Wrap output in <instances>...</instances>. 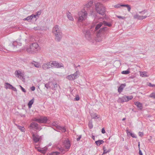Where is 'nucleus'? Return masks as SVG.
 <instances>
[{"label": "nucleus", "mask_w": 155, "mask_h": 155, "mask_svg": "<svg viewBox=\"0 0 155 155\" xmlns=\"http://www.w3.org/2000/svg\"><path fill=\"white\" fill-rule=\"evenodd\" d=\"M4 86L5 87L6 89H12L14 91H17L15 87H13L11 84L8 83L6 82L5 83Z\"/></svg>", "instance_id": "4468645a"}, {"label": "nucleus", "mask_w": 155, "mask_h": 155, "mask_svg": "<svg viewBox=\"0 0 155 155\" xmlns=\"http://www.w3.org/2000/svg\"><path fill=\"white\" fill-rule=\"evenodd\" d=\"M87 11L84 10L79 12L78 13L79 18L78 21L79 22H81L85 20L87 17Z\"/></svg>", "instance_id": "39448f33"}, {"label": "nucleus", "mask_w": 155, "mask_h": 155, "mask_svg": "<svg viewBox=\"0 0 155 155\" xmlns=\"http://www.w3.org/2000/svg\"><path fill=\"white\" fill-rule=\"evenodd\" d=\"M134 103L139 109V110H141L142 109L143 107L142 104L139 101L135 102Z\"/></svg>", "instance_id": "5701e85b"}, {"label": "nucleus", "mask_w": 155, "mask_h": 155, "mask_svg": "<svg viewBox=\"0 0 155 155\" xmlns=\"http://www.w3.org/2000/svg\"><path fill=\"white\" fill-rule=\"evenodd\" d=\"M74 66L76 68H77V66H76V65L74 64Z\"/></svg>", "instance_id": "774afa93"}, {"label": "nucleus", "mask_w": 155, "mask_h": 155, "mask_svg": "<svg viewBox=\"0 0 155 155\" xmlns=\"http://www.w3.org/2000/svg\"><path fill=\"white\" fill-rule=\"evenodd\" d=\"M104 23V25L105 26H107L108 27H111L112 26V24L111 23H108L106 21H104L103 22Z\"/></svg>", "instance_id": "72a5a7b5"}, {"label": "nucleus", "mask_w": 155, "mask_h": 155, "mask_svg": "<svg viewBox=\"0 0 155 155\" xmlns=\"http://www.w3.org/2000/svg\"><path fill=\"white\" fill-rule=\"evenodd\" d=\"M126 86V84H122L120 86L118 87V92L119 93H120L122 92Z\"/></svg>", "instance_id": "4be33fe9"}, {"label": "nucleus", "mask_w": 155, "mask_h": 155, "mask_svg": "<svg viewBox=\"0 0 155 155\" xmlns=\"http://www.w3.org/2000/svg\"><path fill=\"white\" fill-rule=\"evenodd\" d=\"M79 99L80 98L78 96H77L75 98H74V100L78 101L79 100Z\"/></svg>", "instance_id": "5fc2aeb1"}, {"label": "nucleus", "mask_w": 155, "mask_h": 155, "mask_svg": "<svg viewBox=\"0 0 155 155\" xmlns=\"http://www.w3.org/2000/svg\"><path fill=\"white\" fill-rule=\"evenodd\" d=\"M140 76L142 77H147L148 76L147 75V73L145 72H143L141 74Z\"/></svg>", "instance_id": "c9c22d12"}, {"label": "nucleus", "mask_w": 155, "mask_h": 155, "mask_svg": "<svg viewBox=\"0 0 155 155\" xmlns=\"http://www.w3.org/2000/svg\"><path fill=\"white\" fill-rule=\"evenodd\" d=\"M58 150L60 151L61 152H62L63 151H64V149L62 147L59 148Z\"/></svg>", "instance_id": "09e8293b"}, {"label": "nucleus", "mask_w": 155, "mask_h": 155, "mask_svg": "<svg viewBox=\"0 0 155 155\" xmlns=\"http://www.w3.org/2000/svg\"><path fill=\"white\" fill-rule=\"evenodd\" d=\"M103 152L102 155L107 153L109 152V151L107 150L105 147H104L103 148Z\"/></svg>", "instance_id": "e433bc0d"}, {"label": "nucleus", "mask_w": 155, "mask_h": 155, "mask_svg": "<svg viewBox=\"0 0 155 155\" xmlns=\"http://www.w3.org/2000/svg\"><path fill=\"white\" fill-rule=\"evenodd\" d=\"M117 17L119 18H121L123 19H124L125 18V17H124L117 16Z\"/></svg>", "instance_id": "864d4df0"}, {"label": "nucleus", "mask_w": 155, "mask_h": 155, "mask_svg": "<svg viewBox=\"0 0 155 155\" xmlns=\"http://www.w3.org/2000/svg\"><path fill=\"white\" fill-rule=\"evenodd\" d=\"M33 29L35 31H43V30H45V27L40 26H38L37 27H34Z\"/></svg>", "instance_id": "412c9836"}, {"label": "nucleus", "mask_w": 155, "mask_h": 155, "mask_svg": "<svg viewBox=\"0 0 155 155\" xmlns=\"http://www.w3.org/2000/svg\"><path fill=\"white\" fill-rule=\"evenodd\" d=\"M81 137V135H80L77 138V141H79Z\"/></svg>", "instance_id": "4d7b16f0"}, {"label": "nucleus", "mask_w": 155, "mask_h": 155, "mask_svg": "<svg viewBox=\"0 0 155 155\" xmlns=\"http://www.w3.org/2000/svg\"><path fill=\"white\" fill-rule=\"evenodd\" d=\"M32 133L33 139L34 142L36 143L39 142L38 144H40L41 140V137L37 135L36 134H34L33 133Z\"/></svg>", "instance_id": "9b49d317"}, {"label": "nucleus", "mask_w": 155, "mask_h": 155, "mask_svg": "<svg viewBox=\"0 0 155 155\" xmlns=\"http://www.w3.org/2000/svg\"><path fill=\"white\" fill-rule=\"evenodd\" d=\"M30 127H31L35 130L39 129V125L36 123L32 122L30 125Z\"/></svg>", "instance_id": "a211bd4d"}, {"label": "nucleus", "mask_w": 155, "mask_h": 155, "mask_svg": "<svg viewBox=\"0 0 155 155\" xmlns=\"http://www.w3.org/2000/svg\"><path fill=\"white\" fill-rule=\"evenodd\" d=\"M67 14L68 17L70 20L73 21L74 20L73 18L71 16V15L70 12H68V13H67Z\"/></svg>", "instance_id": "473e14b6"}, {"label": "nucleus", "mask_w": 155, "mask_h": 155, "mask_svg": "<svg viewBox=\"0 0 155 155\" xmlns=\"http://www.w3.org/2000/svg\"><path fill=\"white\" fill-rule=\"evenodd\" d=\"M38 45L36 43H34L30 45V54H34L38 51Z\"/></svg>", "instance_id": "423d86ee"}, {"label": "nucleus", "mask_w": 155, "mask_h": 155, "mask_svg": "<svg viewBox=\"0 0 155 155\" xmlns=\"http://www.w3.org/2000/svg\"><path fill=\"white\" fill-rule=\"evenodd\" d=\"M149 97H150L153 98L154 99H155V92H153L151 93L150 96Z\"/></svg>", "instance_id": "a19ab883"}, {"label": "nucleus", "mask_w": 155, "mask_h": 155, "mask_svg": "<svg viewBox=\"0 0 155 155\" xmlns=\"http://www.w3.org/2000/svg\"><path fill=\"white\" fill-rule=\"evenodd\" d=\"M147 17V16H146V15L142 16V20L146 18Z\"/></svg>", "instance_id": "13d9d810"}, {"label": "nucleus", "mask_w": 155, "mask_h": 155, "mask_svg": "<svg viewBox=\"0 0 155 155\" xmlns=\"http://www.w3.org/2000/svg\"><path fill=\"white\" fill-rule=\"evenodd\" d=\"M126 7L127 8L128 12H130L131 10V7L129 5H128Z\"/></svg>", "instance_id": "49530a36"}, {"label": "nucleus", "mask_w": 155, "mask_h": 155, "mask_svg": "<svg viewBox=\"0 0 155 155\" xmlns=\"http://www.w3.org/2000/svg\"><path fill=\"white\" fill-rule=\"evenodd\" d=\"M89 127L90 129H91L93 127V125L91 121H90L88 124Z\"/></svg>", "instance_id": "4c0bfd02"}, {"label": "nucleus", "mask_w": 155, "mask_h": 155, "mask_svg": "<svg viewBox=\"0 0 155 155\" xmlns=\"http://www.w3.org/2000/svg\"><path fill=\"white\" fill-rule=\"evenodd\" d=\"M134 18H137L139 20H142V16L139 15L138 14H136L134 16Z\"/></svg>", "instance_id": "2f4dec72"}, {"label": "nucleus", "mask_w": 155, "mask_h": 155, "mask_svg": "<svg viewBox=\"0 0 155 155\" xmlns=\"http://www.w3.org/2000/svg\"><path fill=\"white\" fill-rule=\"evenodd\" d=\"M95 10L97 13L101 15H105V8L102 4L97 2L95 5Z\"/></svg>", "instance_id": "f03ea898"}, {"label": "nucleus", "mask_w": 155, "mask_h": 155, "mask_svg": "<svg viewBox=\"0 0 155 155\" xmlns=\"http://www.w3.org/2000/svg\"><path fill=\"white\" fill-rule=\"evenodd\" d=\"M103 23L102 22H100L99 24L97 25L95 28V30L94 31V32L95 31H97L98 29H99L100 27L102 25Z\"/></svg>", "instance_id": "bb28decb"}, {"label": "nucleus", "mask_w": 155, "mask_h": 155, "mask_svg": "<svg viewBox=\"0 0 155 155\" xmlns=\"http://www.w3.org/2000/svg\"><path fill=\"white\" fill-rule=\"evenodd\" d=\"M42 68L45 70H46L51 68L50 62L44 64L42 65Z\"/></svg>", "instance_id": "f3484780"}, {"label": "nucleus", "mask_w": 155, "mask_h": 155, "mask_svg": "<svg viewBox=\"0 0 155 155\" xmlns=\"http://www.w3.org/2000/svg\"><path fill=\"white\" fill-rule=\"evenodd\" d=\"M37 120L39 121V123H46L47 122L48 119L47 117H41L39 118V120Z\"/></svg>", "instance_id": "6ab92c4d"}, {"label": "nucleus", "mask_w": 155, "mask_h": 155, "mask_svg": "<svg viewBox=\"0 0 155 155\" xmlns=\"http://www.w3.org/2000/svg\"><path fill=\"white\" fill-rule=\"evenodd\" d=\"M20 87H21V90L23 92H26L24 88H23L20 85Z\"/></svg>", "instance_id": "3c124183"}, {"label": "nucleus", "mask_w": 155, "mask_h": 155, "mask_svg": "<svg viewBox=\"0 0 155 155\" xmlns=\"http://www.w3.org/2000/svg\"><path fill=\"white\" fill-rule=\"evenodd\" d=\"M130 73V71H129L128 70H127L126 71H123L121 73L123 74H129Z\"/></svg>", "instance_id": "f704fd0d"}, {"label": "nucleus", "mask_w": 155, "mask_h": 155, "mask_svg": "<svg viewBox=\"0 0 155 155\" xmlns=\"http://www.w3.org/2000/svg\"><path fill=\"white\" fill-rule=\"evenodd\" d=\"M52 33L54 35L55 41L59 42L62 37V33L61 28L58 25H56L53 28Z\"/></svg>", "instance_id": "f257e3e1"}, {"label": "nucleus", "mask_w": 155, "mask_h": 155, "mask_svg": "<svg viewBox=\"0 0 155 155\" xmlns=\"http://www.w3.org/2000/svg\"><path fill=\"white\" fill-rule=\"evenodd\" d=\"M51 67L52 68H60L63 67L62 63H60L56 61H50Z\"/></svg>", "instance_id": "6e6552de"}, {"label": "nucleus", "mask_w": 155, "mask_h": 155, "mask_svg": "<svg viewBox=\"0 0 155 155\" xmlns=\"http://www.w3.org/2000/svg\"><path fill=\"white\" fill-rule=\"evenodd\" d=\"M15 125L22 132H24L25 128L24 127L20 126L19 125L15 124Z\"/></svg>", "instance_id": "cd10ccee"}, {"label": "nucleus", "mask_w": 155, "mask_h": 155, "mask_svg": "<svg viewBox=\"0 0 155 155\" xmlns=\"http://www.w3.org/2000/svg\"><path fill=\"white\" fill-rule=\"evenodd\" d=\"M92 139L94 140H95V137H94V136H92Z\"/></svg>", "instance_id": "69168bd1"}, {"label": "nucleus", "mask_w": 155, "mask_h": 155, "mask_svg": "<svg viewBox=\"0 0 155 155\" xmlns=\"http://www.w3.org/2000/svg\"><path fill=\"white\" fill-rule=\"evenodd\" d=\"M92 29L91 28L89 30L84 29L83 30V32L85 35L86 38L89 41H90L92 39L93 34L94 31H92Z\"/></svg>", "instance_id": "20e7f679"}, {"label": "nucleus", "mask_w": 155, "mask_h": 155, "mask_svg": "<svg viewBox=\"0 0 155 155\" xmlns=\"http://www.w3.org/2000/svg\"><path fill=\"white\" fill-rule=\"evenodd\" d=\"M60 153L57 151L53 152L50 154L51 155H57L59 154Z\"/></svg>", "instance_id": "ea45409f"}, {"label": "nucleus", "mask_w": 155, "mask_h": 155, "mask_svg": "<svg viewBox=\"0 0 155 155\" xmlns=\"http://www.w3.org/2000/svg\"><path fill=\"white\" fill-rule=\"evenodd\" d=\"M147 12V11L146 10H144L143 11L139 12V13L140 14H144L145 13Z\"/></svg>", "instance_id": "c03bdc74"}, {"label": "nucleus", "mask_w": 155, "mask_h": 155, "mask_svg": "<svg viewBox=\"0 0 155 155\" xmlns=\"http://www.w3.org/2000/svg\"><path fill=\"white\" fill-rule=\"evenodd\" d=\"M139 154L140 155H143V153H142V151H141V150L139 149Z\"/></svg>", "instance_id": "052dcab7"}, {"label": "nucleus", "mask_w": 155, "mask_h": 155, "mask_svg": "<svg viewBox=\"0 0 155 155\" xmlns=\"http://www.w3.org/2000/svg\"><path fill=\"white\" fill-rule=\"evenodd\" d=\"M149 85L151 87H153L155 86V85L154 84H152L150 83H149Z\"/></svg>", "instance_id": "680f3d73"}, {"label": "nucleus", "mask_w": 155, "mask_h": 155, "mask_svg": "<svg viewBox=\"0 0 155 155\" xmlns=\"http://www.w3.org/2000/svg\"><path fill=\"white\" fill-rule=\"evenodd\" d=\"M63 143L65 148L68 150L70 149L71 147V144L70 141L68 140H64Z\"/></svg>", "instance_id": "2eb2a0df"}, {"label": "nucleus", "mask_w": 155, "mask_h": 155, "mask_svg": "<svg viewBox=\"0 0 155 155\" xmlns=\"http://www.w3.org/2000/svg\"><path fill=\"white\" fill-rule=\"evenodd\" d=\"M78 71H77L74 74L67 76L66 77V78L70 81L74 80L77 78L79 77L78 75Z\"/></svg>", "instance_id": "9d476101"}, {"label": "nucleus", "mask_w": 155, "mask_h": 155, "mask_svg": "<svg viewBox=\"0 0 155 155\" xmlns=\"http://www.w3.org/2000/svg\"><path fill=\"white\" fill-rule=\"evenodd\" d=\"M101 132L102 134H104L105 133V131L104 128H102L101 130Z\"/></svg>", "instance_id": "6e6d98bb"}, {"label": "nucleus", "mask_w": 155, "mask_h": 155, "mask_svg": "<svg viewBox=\"0 0 155 155\" xmlns=\"http://www.w3.org/2000/svg\"><path fill=\"white\" fill-rule=\"evenodd\" d=\"M128 4H126V5H124V4H122V7H126L128 5Z\"/></svg>", "instance_id": "e2e57ef3"}, {"label": "nucleus", "mask_w": 155, "mask_h": 155, "mask_svg": "<svg viewBox=\"0 0 155 155\" xmlns=\"http://www.w3.org/2000/svg\"><path fill=\"white\" fill-rule=\"evenodd\" d=\"M133 97L132 96H127V102L129 100H131Z\"/></svg>", "instance_id": "79ce46f5"}, {"label": "nucleus", "mask_w": 155, "mask_h": 155, "mask_svg": "<svg viewBox=\"0 0 155 155\" xmlns=\"http://www.w3.org/2000/svg\"><path fill=\"white\" fill-rule=\"evenodd\" d=\"M34 98L33 97L32 100L30 101V108L31 107L32 105L34 103Z\"/></svg>", "instance_id": "58836bf2"}, {"label": "nucleus", "mask_w": 155, "mask_h": 155, "mask_svg": "<svg viewBox=\"0 0 155 155\" xmlns=\"http://www.w3.org/2000/svg\"><path fill=\"white\" fill-rule=\"evenodd\" d=\"M122 4H117L114 5V7L115 8H120V7H122Z\"/></svg>", "instance_id": "37998d69"}, {"label": "nucleus", "mask_w": 155, "mask_h": 155, "mask_svg": "<svg viewBox=\"0 0 155 155\" xmlns=\"http://www.w3.org/2000/svg\"><path fill=\"white\" fill-rule=\"evenodd\" d=\"M53 126H54L56 128H57V126H59V125H58L56 123L54 122L53 123Z\"/></svg>", "instance_id": "603ef678"}, {"label": "nucleus", "mask_w": 155, "mask_h": 155, "mask_svg": "<svg viewBox=\"0 0 155 155\" xmlns=\"http://www.w3.org/2000/svg\"><path fill=\"white\" fill-rule=\"evenodd\" d=\"M18 44L19 45H21V43H19L18 44L17 42L16 41H14L13 42V43H12V44L11 45H10L9 46L12 48H14L15 47H17V45Z\"/></svg>", "instance_id": "a878e982"}, {"label": "nucleus", "mask_w": 155, "mask_h": 155, "mask_svg": "<svg viewBox=\"0 0 155 155\" xmlns=\"http://www.w3.org/2000/svg\"><path fill=\"white\" fill-rule=\"evenodd\" d=\"M31 64L33 65H34L35 67L37 68H39L41 67V65L40 63L34 61H33L32 62Z\"/></svg>", "instance_id": "b1692460"}, {"label": "nucleus", "mask_w": 155, "mask_h": 155, "mask_svg": "<svg viewBox=\"0 0 155 155\" xmlns=\"http://www.w3.org/2000/svg\"><path fill=\"white\" fill-rule=\"evenodd\" d=\"M57 129L58 130H55L58 132H60V131H61L62 132H65L66 131V129L63 126L59 125V126H57Z\"/></svg>", "instance_id": "aec40b11"}, {"label": "nucleus", "mask_w": 155, "mask_h": 155, "mask_svg": "<svg viewBox=\"0 0 155 155\" xmlns=\"http://www.w3.org/2000/svg\"><path fill=\"white\" fill-rule=\"evenodd\" d=\"M95 143L97 146H99L101 144L103 143H104V141L103 140H99L96 141L95 142Z\"/></svg>", "instance_id": "c756f323"}, {"label": "nucleus", "mask_w": 155, "mask_h": 155, "mask_svg": "<svg viewBox=\"0 0 155 155\" xmlns=\"http://www.w3.org/2000/svg\"><path fill=\"white\" fill-rule=\"evenodd\" d=\"M5 49L4 48H2V46L0 45V51H3L4 52H5Z\"/></svg>", "instance_id": "a18cd8bd"}, {"label": "nucleus", "mask_w": 155, "mask_h": 155, "mask_svg": "<svg viewBox=\"0 0 155 155\" xmlns=\"http://www.w3.org/2000/svg\"><path fill=\"white\" fill-rule=\"evenodd\" d=\"M15 75L16 77L21 79H24V76L21 72L19 71H16L15 72Z\"/></svg>", "instance_id": "dca6fc26"}, {"label": "nucleus", "mask_w": 155, "mask_h": 155, "mask_svg": "<svg viewBox=\"0 0 155 155\" xmlns=\"http://www.w3.org/2000/svg\"><path fill=\"white\" fill-rule=\"evenodd\" d=\"M39 119H36V118H35V120H34L35 121H37L38 122V123H39V121H38V120H39Z\"/></svg>", "instance_id": "0e129e2a"}, {"label": "nucleus", "mask_w": 155, "mask_h": 155, "mask_svg": "<svg viewBox=\"0 0 155 155\" xmlns=\"http://www.w3.org/2000/svg\"><path fill=\"white\" fill-rule=\"evenodd\" d=\"M30 89L32 91H34L35 89V86H32L30 87Z\"/></svg>", "instance_id": "8fccbe9b"}, {"label": "nucleus", "mask_w": 155, "mask_h": 155, "mask_svg": "<svg viewBox=\"0 0 155 155\" xmlns=\"http://www.w3.org/2000/svg\"><path fill=\"white\" fill-rule=\"evenodd\" d=\"M93 3L92 1H90L87 4L85 5L84 9L83 10L84 11H87V13L90 12V13H92L93 8L91 6Z\"/></svg>", "instance_id": "0eeeda50"}, {"label": "nucleus", "mask_w": 155, "mask_h": 155, "mask_svg": "<svg viewBox=\"0 0 155 155\" xmlns=\"http://www.w3.org/2000/svg\"><path fill=\"white\" fill-rule=\"evenodd\" d=\"M24 20H27L28 21L29 20V16H28L26 18H25L24 19Z\"/></svg>", "instance_id": "bf43d9fd"}, {"label": "nucleus", "mask_w": 155, "mask_h": 155, "mask_svg": "<svg viewBox=\"0 0 155 155\" xmlns=\"http://www.w3.org/2000/svg\"><path fill=\"white\" fill-rule=\"evenodd\" d=\"M139 135L140 136L142 137L143 135V132H139L138 133Z\"/></svg>", "instance_id": "de8ad7c7"}, {"label": "nucleus", "mask_w": 155, "mask_h": 155, "mask_svg": "<svg viewBox=\"0 0 155 155\" xmlns=\"http://www.w3.org/2000/svg\"><path fill=\"white\" fill-rule=\"evenodd\" d=\"M108 30L106 27H103L101 28L98 31L96 32L97 36V37H105L106 35L107 34Z\"/></svg>", "instance_id": "7ed1b4c3"}, {"label": "nucleus", "mask_w": 155, "mask_h": 155, "mask_svg": "<svg viewBox=\"0 0 155 155\" xmlns=\"http://www.w3.org/2000/svg\"><path fill=\"white\" fill-rule=\"evenodd\" d=\"M45 87L47 89L51 88L53 90H54L57 87V84H55L51 81L48 82L45 84Z\"/></svg>", "instance_id": "1a4fd4ad"}, {"label": "nucleus", "mask_w": 155, "mask_h": 155, "mask_svg": "<svg viewBox=\"0 0 155 155\" xmlns=\"http://www.w3.org/2000/svg\"><path fill=\"white\" fill-rule=\"evenodd\" d=\"M40 144H35V148L37 149L38 151L39 152L43 153H45L47 151V147H45L44 149H41L39 147Z\"/></svg>", "instance_id": "ddd939ff"}, {"label": "nucleus", "mask_w": 155, "mask_h": 155, "mask_svg": "<svg viewBox=\"0 0 155 155\" xmlns=\"http://www.w3.org/2000/svg\"><path fill=\"white\" fill-rule=\"evenodd\" d=\"M91 117L93 119H98L99 117L96 113H93L91 115Z\"/></svg>", "instance_id": "7c9ffc66"}, {"label": "nucleus", "mask_w": 155, "mask_h": 155, "mask_svg": "<svg viewBox=\"0 0 155 155\" xmlns=\"http://www.w3.org/2000/svg\"><path fill=\"white\" fill-rule=\"evenodd\" d=\"M125 119H126V118H123V119H122V120L124 121V120H125Z\"/></svg>", "instance_id": "338daca9"}, {"label": "nucleus", "mask_w": 155, "mask_h": 155, "mask_svg": "<svg viewBox=\"0 0 155 155\" xmlns=\"http://www.w3.org/2000/svg\"><path fill=\"white\" fill-rule=\"evenodd\" d=\"M126 132L127 134L128 135L129 134L133 138H137V137L136 135L134 134L131 133V132L127 130H126Z\"/></svg>", "instance_id": "c85d7f7f"}, {"label": "nucleus", "mask_w": 155, "mask_h": 155, "mask_svg": "<svg viewBox=\"0 0 155 155\" xmlns=\"http://www.w3.org/2000/svg\"><path fill=\"white\" fill-rule=\"evenodd\" d=\"M41 14V12L40 11L37 12L35 14H32L30 16V20H33L34 21H36L38 18V16Z\"/></svg>", "instance_id": "f8f14e48"}, {"label": "nucleus", "mask_w": 155, "mask_h": 155, "mask_svg": "<svg viewBox=\"0 0 155 155\" xmlns=\"http://www.w3.org/2000/svg\"><path fill=\"white\" fill-rule=\"evenodd\" d=\"M119 100L122 103L125 102H127V96L125 95L119 98Z\"/></svg>", "instance_id": "393cba45"}]
</instances>
